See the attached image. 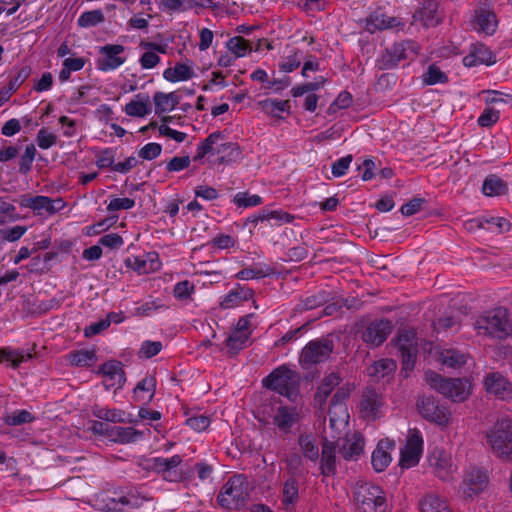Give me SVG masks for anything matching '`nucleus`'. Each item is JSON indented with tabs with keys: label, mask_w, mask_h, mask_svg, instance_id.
Segmentation results:
<instances>
[{
	"label": "nucleus",
	"mask_w": 512,
	"mask_h": 512,
	"mask_svg": "<svg viewBox=\"0 0 512 512\" xmlns=\"http://www.w3.org/2000/svg\"><path fill=\"white\" fill-rule=\"evenodd\" d=\"M474 328L479 335L503 340L512 334V321L507 309L497 307L479 315Z\"/></svg>",
	"instance_id": "obj_1"
},
{
	"label": "nucleus",
	"mask_w": 512,
	"mask_h": 512,
	"mask_svg": "<svg viewBox=\"0 0 512 512\" xmlns=\"http://www.w3.org/2000/svg\"><path fill=\"white\" fill-rule=\"evenodd\" d=\"M354 500L359 512H391L385 491L371 482H358L354 488Z\"/></svg>",
	"instance_id": "obj_2"
},
{
	"label": "nucleus",
	"mask_w": 512,
	"mask_h": 512,
	"mask_svg": "<svg viewBox=\"0 0 512 512\" xmlns=\"http://www.w3.org/2000/svg\"><path fill=\"white\" fill-rule=\"evenodd\" d=\"M486 440L492 453L505 461H512V421L503 417L486 431Z\"/></svg>",
	"instance_id": "obj_3"
},
{
	"label": "nucleus",
	"mask_w": 512,
	"mask_h": 512,
	"mask_svg": "<svg viewBox=\"0 0 512 512\" xmlns=\"http://www.w3.org/2000/svg\"><path fill=\"white\" fill-rule=\"evenodd\" d=\"M299 374L285 365L274 369L263 379V386L295 401L299 395Z\"/></svg>",
	"instance_id": "obj_4"
},
{
	"label": "nucleus",
	"mask_w": 512,
	"mask_h": 512,
	"mask_svg": "<svg viewBox=\"0 0 512 512\" xmlns=\"http://www.w3.org/2000/svg\"><path fill=\"white\" fill-rule=\"evenodd\" d=\"M425 379L431 388L454 402H463L470 395V384L467 380L460 378L446 379L433 371H427Z\"/></svg>",
	"instance_id": "obj_5"
},
{
	"label": "nucleus",
	"mask_w": 512,
	"mask_h": 512,
	"mask_svg": "<svg viewBox=\"0 0 512 512\" xmlns=\"http://www.w3.org/2000/svg\"><path fill=\"white\" fill-rule=\"evenodd\" d=\"M248 497V483L241 475H233L222 486L217 501L223 508L233 510L243 507Z\"/></svg>",
	"instance_id": "obj_6"
},
{
	"label": "nucleus",
	"mask_w": 512,
	"mask_h": 512,
	"mask_svg": "<svg viewBox=\"0 0 512 512\" xmlns=\"http://www.w3.org/2000/svg\"><path fill=\"white\" fill-rule=\"evenodd\" d=\"M182 461L183 458L180 455H173L170 458L152 457L143 460L140 466L145 471L160 475L165 481L181 482L183 480V473L178 468Z\"/></svg>",
	"instance_id": "obj_7"
},
{
	"label": "nucleus",
	"mask_w": 512,
	"mask_h": 512,
	"mask_svg": "<svg viewBox=\"0 0 512 512\" xmlns=\"http://www.w3.org/2000/svg\"><path fill=\"white\" fill-rule=\"evenodd\" d=\"M419 52V45L412 40H404L394 43L387 48L378 59V66L381 70H390L398 66L400 61L413 59Z\"/></svg>",
	"instance_id": "obj_8"
},
{
	"label": "nucleus",
	"mask_w": 512,
	"mask_h": 512,
	"mask_svg": "<svg viewBox=\"0 0 512 512\" xmlns=\"http://www.w3.org/2000/svg\"><path fill=\"white\" fill-rule=\"evenodd\" d=\"M334 349L332 340L320 338L308 342L301 350L299 362L303 368L309 369L328 360Z\"/></svg>",
	"instance_id": "obj_9"
},
{
	"label": "nucleus",
	"mask_w": 512,
	"mask_h": 512,
	"mask_svg": "<svg viewBox=\"0 0 512 512\" xmlns=\"http://www.w3.org/2000/svg\"><path fill=\"white\" fill-rule=\"evenodd\" d=\"M150 500L151 497L143 491L141 486H131L122 489L119 493L115 492L114 497L109 499L108 505L111 510L118 511L124 507L138 509Z\"/></svg>",
	"instance_id": "obj_10"
},
{
	"label": "nucleus",
	"mask_w": 512,
	"mask_h": 512,
	"mask_svg": "<svg viewBox=\"0 0 512 512\" xmlns=\"http://www.w3.org/2000/svg\"><path fill=\"white\" fill-rule=\"evenodd\" d=\"M19 205L22 208L33 210L38 216H42L44 214L53 215L63 210L66 203L62 198L52 199L48 196L24 194L19 198Z\"/></svg>",
	"instance_id": "obj_11"
},
{
	"label": "nucleus",
	"mask_w": 512,
	"mask_h": 512,
	"mask_svg": "<svg viewBox=\"0 0 512 512\" xmlns=\"http://www.w3.org/2000/svg\"><path fill=\"white\" fill-rule=\"evenodd\" d=\"M396 347L401 355L402 369L405 371L412 370L414 368L418 352V342L415 330L406 328L399 330L396 339Z\"/></svg>",
	"instance_id": "obj_12"
},
{
	"label": "nucleus",
	"mask_w": 512,
	"mask_h": 512,
	"mask_svg": "<svg viewBox=\"0 0 512 512\" xmlns=\"http://www.w3.org/2000/svg\"><path fill=\"white\" fill-rule=\"evenodd\" d=\"M393 331V323L388 319L368 322L360 331L362 341L369 347H379Z\"/></svg>",
	"instance_id": "obj_13"
},
{
	"label": "nucleus",
	"mask_w": 512,
	"mask_h": 512,
	"mask_svg": "<svg viewBox=\"0 0 512 512\" xmlns=\"http://www.w3.org/2000/svg\"><path fill=\"white\" fill-rule=\"evenodd\" d=\"M417 409L420 415L431 423L438 426H447L449 423L450 412L432 396L420 397L417 401Z\"/></svg>",
	"instance_id": "obj_14"
},
{
	"label": "nucleus",
	"mask_w": 512,
	"mask_h": 512,
	"mask_svg": "<svg viewBox=\"0 0 512 512\" xmlns=\"http://www.w3.org/2000/svg\"><path fill=\"white\" fill-rule=\"evenodd\" d=\"M125 47L121 44H106L99 47V58L96 67L103 72L113 71L123 65L127 57L124 55Z\"/></svg>",
	"instance_id": "obj_15"
},
{
	"label": "nucleus",
	"mask_w": 512,
	"mask_h": 512,
	"mask_svg": "<svg viewBox=\"0 0 512 512\" xmlns=\"http://www.w3.org/2000/svg\"><path fill=\"white\" fill-rule=\"evenodd\" d=\"M423 452V438L421 432L414 428L409 429L405 446L401 449L400 465L410 468L419 463Z\"/></svg>",
	"instance_id": "obj_16"
},
{
	"label": "nucleus",
	"mask_w": 512,
	"mask_h": 512,
	"mask_svg": "<svg viewBox=\"0 0 512 512\" xmlns=\"http://www.w3.org/2000/svg\"><path fill=\"white\" fill-rule=\"evenodd\" d=\"M271 424L276 427L281 434H288L291 432L300 420L299 410L296 406L279 405L272 408Z\"/></svg>",
	"instance_id": "obj_17"
},
{
	"label": "nucleus",
	"mask_w": 512,
	"mask_h": 512,
	"mask_svg": "<svg viewBox=\"0 0 512 512\" xmlns=\"http://www.w3.org/2000/svg\"><path fill=\"white\" fill-rule=\"evenodd\" d=\"M413 20L420 22L424 27H436L443 21V15L439 11L438 0H423L413 13Z\"/></svg>",
	"instance_id": "obj_18"
},
{
	"label": "nucleus",
	"mask_w": 512,
	"mask_h": 512,
	"mask_svg": "<svg viewBox=\"0 0 512 512\" xmlns=\"http://www.w3.org/2000/svg\"><path fill=\"white\" fill-rule=\"evenodd\" d=\"M384 402L382 396L374 389L367 388L363 391L359 403V411L362 418L375 420L382 415Z\"/></svg>",
	"instance_id": "obj_19"
},
{
	"label": "nucleus",
	"mask_w": 512,
	"mask_h": 512,
	"mask_svg": "<svg viewBox=\"0 0 512 512\" xmlns=\"http://www.w3.org/2000/svg\"><path fill=\"white\" fill-rule=\"evenodd\" d=\"M98 373L103 376V385L107 390L121 389L126 382L123 365L117 360H110L102 364Z\"/></svg>",
	"instance_id": "obj_20"
},
{
	"label": "nucleus",
	"mask_w": 512,
	"mask_h": 512,
	"mask_svg": "<svg viewBox=\"0 0 512 512\" xmlns=\"http://www.w3.org/2000/svg\"><path fill=\"white\" fill-rule=\"evenodd\" d=\"M405 23L398 17L385 14L380 10L372 12L366 19V30L370 33L388 29H403Z\"/></svg>",
	"instance_id": "obj_21"
},
{
	"label": "nucleus",
	"mask_w": 512,
	"mask_h": 512,
	"mask_svg": "<svg viewBox=\"0 0 512 512\" xmlns=\"http://www.w3.org/2000/svg\"><path fill=\"white\" fill-rule=\"evenodd\" d=\"M139 47L143 50L139 58V64L142 69L149 70L155 68L161 61L159 53H167V44H161L151 41H141Z\"/></svg>",
	"instance_id": "obj_22"
},
{
	"label": "nucleus",
	"mask_w": 512,
	"mask_h": 512,
	"mask_svg": "<svg viewBox=\"0 0 512 512\" xmlns=\"http://www.w3.org/2000/svg\"><path fill=\"white\" fill-rule=\"evenodd\" d=\"M495 63V54L482 43L472 44L469 53L463 58L464 66L469 68L478 65L491 66Z\"/></svg>",
	"instance_id": "obj_23"
},
{
	"label": "nucleus",
	"mask_w": 512,
	"mask_h": 512,
	"mask_svg": "<svg viewBox=\"0 0 512 512\" xmlns=\"http://www.w3.org/2000/svg\"><path fill=\"white\" fill-rule=\"evenodd\" d=\"M253 296V289L245 285L236 284L227 294L220 297L219 306L225 310L233 309L249 301Z\"/></svg>",
	"instance_id": "obj_24"
},
{
	"label": "nucleus",
	"mask_w": 512,
	"mask_h": 512,
	"mask_svg": "<svg viewBox=\"0 0 512 512\" xmlns=\"http://www.w3.org/2000/svg\"><path fill=\"white\" fill-rule=\"evenodd\" d=\"M395 448V442L388 438L381 439L371 456V464L376 472L384 471L391 463V451Z\"/></svg>",
	"instance_id": "obj_25"
},
{
	"label": "nucleus",
	"mask_w": 512,
	"mask_h": 512,
	"mask_svg": "<svg viewBox=\"0 0 512 512\" xmlns=\"http://www.w3.org/2000/svg\"><path fill=\"white\" fill-rule=\"evenodd\" d=\"M473 26L478 32L491 36L498 26L497 16L492 10L480 7L475 10Z\"/></svg>",
	"instance_id": "obj_26"
},
{
	"label": "nucleus",
	"mask_w": 512,
	"mask_h": 512,
	"mask_svg": "<svg viewBox=\"0 0 512 512\" xmlns=\"http://www.w3.org/2000/svg\"><path fill=\"white\" fill-rule=\"evenodd\" d=\"M365 440L359 433L347 435L340 447V454L345 460H357L364 451Z\"/></svg>",
	"instance_id": "obj_27"
},
{
	"label": "nucleus",
	"mask_w": 512,
	"mask_h": 512,
	"mask_svg": "<svg viewBox=\"0 0 512 512\" xmlns=\"http://www.w3.org/2000/svg\"><path fill=\"white\" fill-rule=\"evenodd\" d=\"M464 485L466 487L465 493L472 497L482 492L488 484V476L485 471L473 468L464 478Z\"/></svg>",
	"instance_id": "obj_28"
},
{
	"label": "nucleus",
	"mask_w": 512,
	"mask_h": 512,
	"mask_svg": "<svg viewBox=\"0 0 512 512\" xmlns=\"http://www.w3.org/2000/svg\"><path fill=\"white\" fill-rule=\"evenodd\" d=\"M487 392L500 398H505L511 392L509 381L500 373L492 372L487 374L484 380Z\"/></svg>",
	"instance_id": "obj_29"
},
{
	"label": "nucleus",
	"mask_w": 512,
	"mask_h": 512,
	"mask_svg": "<svg viewBox=\"0 0 512 512\" xmlns=\"http://www.w3.org/2000/svg\"><path fill=\"white\" fill-rule=\"evenodd\" d=\"M320 469L324 476H331L336 472V445L332 441L324 440L322 443Z\"/></svg>",
	"instance_id": "obj_30"
},
{
	"label": "nucleus",
	"mask_w": 512,
	"mask_h": 512,
	"mask_svg": "<svg viewBox=\"0 0 512 512\" xmlns=\"http://www.w3.org/2000/svg\"><path fill=\"white\" fill-rule=\"evenodd\" d=\"M418 509L420 512H452L446 500L433 492L419 499Z\"/></svg>",
	"instance_id": "obj_31"
},
{
	"label": "nucleus",
	"mask_w": 512,
	"mask_h": 512,
	"mask_svg": "<svg viewBox=\"0 0 512 512\" xmlns=\"http://www.w3.org/2000/svg\"><path fill=\"white\" fill-rule=\"evenodd\" d=\"M156 391V378L153 375H147L141 379L133 390L135 401L149 403L152 401Z\"/></svg>",
	"instance_id": "obj_32"
},
{
	"label": "nucleus",
	"mask_w": 512,
	"mask_h": 512,
	"mask_svg": "<svg viewBox=\"0 0 512 512\" xmlns=\"http://www.w3.org/2000/svg\"><path fill=\"white\" fill-rule=\"evenodd\" d=\"M223 140H225V136L222 132L215 131L211 133L197 146L196 154L193 157V160L199 161L203 159L206 155H215L219 142Z\"/></svg>",
	"instance_id": "obj_33"
},
{
	"label": "nucleus",
	"mask_w": 512,
	"mask_h": 512,
	"mask_svg": "<svg viewBox=\"0 0 512 512\" xmlns=\"http://www.w3.org/2000/svg\"><path fill=\"white\" fill-rule=\"evenodd\" d=\"M216 154L219 164H231L242 158V151L237 143L220 141Z\"/></svg>",
	"instance_id": "obj_34"
},
{
	"label": "nucleus",
	"mask_w": 512,
	"mask_h": 512,
	"mask_svg": "<svg viewBox=\"0 0 512 512\" xmlns=\"http://www.w3.org/2000/svg\"><path fill=\"white\" fill-rule=\"evenodd\" d=\"M155 113L163 114L173 111L179 104L180 97L175 92H156L153 96Z\"/></svg>",
	"instance_id": "obj_35"
},
{
	"label": "nucleus",
	"mask_w": 512,
	"mask_h": 512,
	"mask_svg": "<svg viewBox=\"0 0 512 512\" xmlns=\"http://www.w3.org/2000/svg\"><path fill=\"white\" fill-rule=\"evenodd\" d=\"M193 76L194 71L192 67L180 62L176 63L174 67L165 69L163 72V78L172 83L187 81L193 78Z\"/></svg>",
	"instance_id": "obj_36"
},
{
	"label": "nucleus",
	"mask_w": 512,
	"mask_h": 512,
	"mask_svg": "<svg viewBox=\"0 0 512 512\" xmlns=\"http://www.w3.org/2000/svg\"><path fill=\"white\" fill-rule=\"evenodd\" d=\"M438 360L447 367L457 369L467 362V355L458 349L448 348L439 353Z\"/></svg>",
	"instance_id": "obj_37"
},
{
	"label": "nucleus",
	"mask_w": 512,
	"mask_h": 512,
	"mask_svg": "<svg viewBox=\"0 0 512 512\" xmlns=\"http://www.w3.org/2000/svg\"><path fill=\"white\" fill-rule=\"evenodd\" d=\"M433 460L432 464L434 465L436 476L444 481L452 479L455 469L448 455L440 452L437 456L434 455Z\"/></svg>",
	"instance_id": "obj_38"
},
{
	"label": "nucleus",
	"mask_w": 512,
	"mask_h": 512,
	"mask_svg": "<svg viewBox=\"0 0 512 512\" xmlns=\"http://www.w3.org/2000/svg\"><path fill=\"white\" fill-rule=\"evenodd\" d=\"M482 191L489 197L500 196L507 193L508 186L499 176L491 174L485 178Z\"/></svg>",
	"instance_id": "obj_39"
},
{
	"label": "nucleus",
	"mask_w": 512,
	"mask_h": 512,
	"mask_svg": "<svg viewBox=\"0 0 512 512\" xmlns=\"http://www.w3.org/2000/svg\"><path fill=\"white\" fill-rule=\"evenodd\" d=\"M67 359L72 366L89 367L97 361L95 350H74L67 354Z\"/></svg>",
	"instance_id": "obj_40"
},
{
	"label": "nucleus",
	"mask_w": 512,
	"mask_h": 512,
	"mask_svg": "<svg viewBox=\"0 0 512 512\" xmlns=\"http://www.w3.org/2000/svg\"><path fill=\"white\" fill-rule=\"evenodd\" d=\"M143 436L141 431L136 430L133 427H120L115 426L110 429L109 437L119 443H132L137 441Z\"/></svg>",
	"instance_id": "obj_41"
},
{
	"label": "nucleus",
	"mask_w": 512,
	"mask_h": 512,
	"mask_svg": "<svg viewBox=\"0 0 512 512\" xmlns=\"http://www.w3.org/2000/svg\"><path fill=\"white\" fill-rule=\"evenodd\" d=\"M328 416L331 428L345 427L348 423L349 415L343 403H331Z\"/></svg>",
	"instance_id": "obj_42"
},
{
	"label": "nucleus",
	"mask_w": 512,
	"mask_h": 512,
	"mask_svg": "<svg viewBox=\"0 0 512 512\" xmlns=\"http://www.w3.org/2000/svg\"><path fill=\"white\" fill-rule=\"evenodd\" d=\"M298 444L306 459L312 462H316L319 459V447L317 440L313 435H300Z\"/></svg>",
	"instance_id": "obj_43"
},
{
	"label": "nucleus",
	"mask_w": 512,
	"mask_h": 512,
	"mask_svg": "<svg viewBox=\"0 0 512 512\" xmlns=\"http://www.w3.org/2000/svg\"><path fill=\"white\" fill-rule=\"evenodd\" d=\"M259 104L263 112L272 117L280 118L282 113H290V102L288 100L265 99Z\"/></svg>",
	"instance_id": "obj_44"
},
{
	"label": "nucleus",
	"mask_w": 512,
	"mask_h": 512,
	"mask_svg": "<svg viewBox=\"0 0 512 512\" xmlns=\"http://www.w3.org/2000/svg\"><path fill=\"white\" fill-rule=\"evenodd\" d=\"M92 414L100 420H105L112 423L127 422L125 418L126 413L123 410L116 408L95 406L92 410Z\"/></svg>",
	"instance_id": "obj_45"
},
{
	"label": "nucleus",
	"mask_w": 512,
	"mask_h": 512,
	"mask_svg": "<svg viewBox=\"0 0 512 512\" xmlns=\"http://www.w3.org/2000/svg\"><path fill=\"white\" fill-rule=\"evenodd\" d=\"M32 355L24 350L4 347L0 349V362L8 361L13 368H18L21 363L29 360Z\"/></svg>",
	"instance_id": "obj_46"
},
{
	"label": "nucleus",
	"mask_w": 512,
	"mask_h": 512,
	"mask_svg": "<svg viewBox=\"0 0 512 512\" xmlns=\"http://www.w3.org/2000/svg\"><path fill=\"white\" fill-rule=\"evenodd\" d=\"M273 269L266 264H257L254 267L243 268L235 277L239 280L261 279L273 274Z\"/></svg>",
	"instance_id": "obj_47"
},
{
	"label": "nucleus",
	"mask_w": 512,
	"mask_h": 512,
	"mask_svg": "<svg viewBox=\"0 0 512 512\" xmlns=\"http://www.w3.org/2000/svg\"><path fill=\"white\" fill-rule=\"evenodd\" d=\"M137 101L132 100L125 105V113L133 117H144L149 113L148 103L149 96L146 94H138Z\"/></svg>",
	"instance_id": "obj_48"
},
{
	"label": "nucleus",
	"mask_w": 512,
	"mask_h": 512,
	"mask_svg": "<svg viewBox=\"0 0 512 512\" xmlns=\"http://www.w3.org/2000/svg\"><path fill=\"white\" fill-rule=\"evenodd\" d=\"M86 63L85 58L76 57V58H66L63 61L62 69L59 72V80L64 83L70 79L71 73L80 71Z\"/></svg>",
	"instance_id": "obj_49"
},
{
	"label": "nucleus",
	"mask_w": 512,
	"mask_h": 512,
	"mask_svg": "<svg viewBox=\"0 0 512 512\" xmlns=\"http://www.w3.org/2000/svg\"><path fill=\"white\" fill-rule=\"evenodd\" d=\"M340 382L341 378L339 374L335 372L330 373L323 379L321 385L318 387L315 398L319 399V401H324Z\"/></svg>",
	"instance_id": "obj_50"
},
{
	"label": "nucleus",
	"mask_w": 512,
	"mask_h": 512,
	"mask_svg": "<svg viewBox=\"0 0 512 512\" xmlns=\"http://www.w3.org/2000/svg\"><path fill=\"white\" fill-rule=\"evenodd\" d=\"M226 48L235 58L244 57L252 51L250 43L241 36H234L226 42Z\"/></svg>",
	"instance_id": "obj_51"
},
{
	"label": "nucleus",
	"mask_w": 512,
	"mask_h": 512,
	"mask_svg": "<svg viewBox=\"0 0 512 512\" xmlns=\"http://www.w3.org/2000/svg\"><path fill=\"white\" fill-rule=\"evenodd\" d=\"M299 485L295 477L287 479L283 486V500L282 503L286 509L294 505L298 500Z\"/></svg>",
	"instance_id": "obj_52"
},
{
	"label": "nucleus",
	"mask_w": 512,
	"mask_h": 512,
	"mask_svg": "<svg viewBox=\"0 0 512 512\" xmlns=\"http://www.w3.org/2000/svg\"><path fill=\"white\" fill-rule=\"evenodd\" d=\"M35 416L28 410H15L3 417V422L8 426H18L26 423H32Z\"/></svg>",
	"instance_id": "obj_53"
},
{
	"label": "nucleus",
	"mask_w": 512,
	"mask_h": 512,
	"mask_svg": "<svg viewBox=\"0 0 512 512\" xmlns=\"http://www.w3.org/2000/svg\"><path fill=\"white\" fill-rule=\"evenodd\" d=\"M104 14L101 9L83 12L77 19V24L82 28H90L104 22Z\"/></svg>",
	"instance_id": "obj_54"
},
{
	"label": "nucleus",
	"mask_w": 512,
	"mask_h": 512,
	"mask_svg": "<svg viewBox=\"0 0 512 512\" xmlns=\"http://www.w3.org/2000/svg\"><path fill=\"white\" fill-rule=\"evenodd\" d=\"M396 369V364L391 359H380L368 369L369 375L384 378Z\"/></svg>",
	"instance_id": "obj_55"
},
{
	"label": "nucleus",
	"mask_w": 512,
	"mask_h": 512,
	"mask_svg": "<svg viewBox=\"0 0 512 512\" xmlns=\"http://www.w3.org/2000/svg\"><path fill=\"white\" fill-rule=\"evenodd\" d=\"M426 85L445 84L448 82V76L438 66L431 64L422 76Z\"/></svg>",
	"instance_id": "obj_56"
},
{
	"label": "nucleus",
	"mask_w": 512,
	"mask_h": 512,
	"mask_svg": "<svg viewBox=\"0 0 512 512\" xmlns=\"http://www.w3.org/2000/svg\"><path fill=\"white\" fill-rule=\"evenodd\" d=\"M250 336L242 332L233 330L226 339V346L231 354H237L240 350L247 346Z\"/></svg>",
	"instance_id": "obj_57"
},
{
	"label": "nucleus",
	"mask_w": 512,
	"mask_h": 512,
	"mask_svg": "<svg viewBox=\"0 0 512 512\" xmlns=\"http://www.w3.org/2000/svg\"><path fill=\"white\" fill-rule=\"evenodd\" d=\"M260 218L266 219L274 225H281L282 223H290L293 221L294 216L289 213L283 212L282 210L269 211L262 209L260 211Z\"/></svg>",
	"instance_id": "obj_58"
},
{
	"label": "nucleus",
	"mask_w": 512,
	"mask_h": 512,
	"mask_svg": "<svg viewBox=\"0 0 512 512\" xmlns=\"http://www.w3.org/2000/svg\"><path fill=\"white\" fill-rule=\"evenodd\" d=\"M485 230L492 233H504L510 230V222L504 217H484Z\"/></svg>",
	"instance_id": "obj_59"
},
{
	"label": "nucleus",
	"mask_w": 512,
	"mask_h": 512,
	"mask_svg": "<svg viewBox=\"0 0 512 512\" xmlns=\"http://www.w3.org/2000/svg\"><path fill=\"white\" fill-rule=\"evenodd\" d=\"M27 231L26 226H13L10 228L0 229V246L5 242L18 241Z\"/></svg>",
	"instance_id": "obj_60"
},
{
	"label": "nucleus",
	"mask_w": 512,
	"mask_h": 512,
	"mask_svg": "<svg viewBox=\"0 0 512 512\" xmlns=\"http://www.w3.org/2000/svg\"><path fill=\"white\" fill-rule=\"evenodd\" d=\"M95 164L100 169L110 168L113 171L115 167V152L111 148H105L96 154Z\"/></svg>",
	"instance_id": "obj_61"
},
{
	"label": "nucleus",
	"mask_w": 512,
	"mask_h": 512,
	"mask_svg": "<svg viewBox=\"0 0 512 512\" xmlns=\"http://www.w3.org/2000/svg\"><path fill=\"white\" fill-rule=\"evenodd\" d=\"M302 52L299 49H293L291 54L287 55L279 64V68L284 72H292L297 69L302 60Z\"/></svg>",
	"instance_id": "obj_62"
},
{
	"label": "nucleus",
	"mask_w": 512,
	"mask_h": 512,
	"mask_svg": "<svg viewBox=\"0 0 512 512\" xmlns=\"http://www.w3.org/2000/svg\"><path fill=\"white\" fill-rule=\"evenodd\" d=\"M36 152L37 151L34 144H29L26 146L25 151L19 161V172L21 174H27L31 171Z\"/></svg>",
	"instance_id": "obj_63"
},
{
	"label": "nucleus",
	"mask_w": 512,
	"mask_h": 512,
	"mask_svg": "<svg viewBox=\"0 0 512 512\" xmlns=\"http://www.w3.org/2000/svg\"><path fill=\"white\" fill-rule=\"evenodd\" d=\"M233 202L238 207H255L262 204V198L259 195H250L247 192H239L234 196Z\"/></svg>",
	"instance_id": "obj_64"
}]
</instances>
